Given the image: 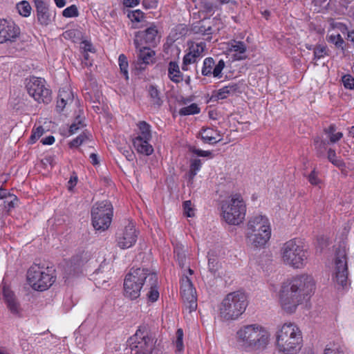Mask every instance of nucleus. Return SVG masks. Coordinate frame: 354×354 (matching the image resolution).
I'll list each match as a JSON object with an SVG mask.
<instances>
[{"instance_id":"cd10ccee","label":"nucleus","mask_w":354,"mask_h":354,"mask_svg":"<svg viewBox=\"0 0 354 354\" xmlns=\"http://www.w3.org/2000/svg\"><path fill=\"white\" fill-rule=\"evenodd\" d=\"M138 50V60L142 64H149L152 62L155 53L149 47L140 46Z\"/></svg>"},{"instance_id":"c03bdc74","label":"nucleus","mask_w":354,"mask_h":354,"mask_svg":"<svg viewBox=\"0 0 354 354\" xmlns=\"http://www.w3.org/2000/svg\"><path fill=\"white\" fill-rule=\"evenodd\" d=\"M45 132L46 129L42 126H39L35 129L34 128L30 137V142L35 143Z\"/></svg>"},{"instance_id":"5701e85b","label":"nucleus","mask_w":354,"mask_h":354,"mask_svg":"<svg viewBox=\"0 0 354 354\" xmlns=\"http://www.w3.org/2000/svg\"><path fill=\"white\" fill-rule=\"evenodd\" d=\"M228 51L234 60L239 61L246 59L247 46L241 41L233 40L228 44Z\"/></svg>"},{"instance_id":"bb28decb","label":"nucleus","mask_w":354,"mask_h":354,"mask_svg":"<svg viewBox=\"0 0 354 354\" xmlns=\"http://www.w3.org/2000/svg\"><path fill=\"white\" fill-rule=\"evenodd\" d=\"M239 84L231 82L228 85L223 86L218 91L216 97L218 99H225L228 95H234L241 92Z\"/></svg>"},{"instance_id":"8fccbe9b","label":"nucleus","mask_w":354,"mask_h":354,"mask_svg":"<svg viewBox=\"0 0 354 354\" xmlns=\"http://www.w3.org/2000/svg\"><path fill=\"white\" fill-rule=\"evenodd\" d=\"M3 296L4 301L6 304V305L10 303L11 301H13L15 299H17L15 293L9 288L5 287L3 288Z\"/></svg>"},{"instance_id":"603ef678","label":"nucleus","mask_w":354,"mask_h":354,"mask_svg":"<svg viewBox=\"0 0 354 354\" xmlns=\"http://www.w3.org/2000/svg\"><path fill=\"white\" fill-rule=\"evenodd\" d=\"M314 145L317 151V153L319 155L323 154L324 150L326 149V142L321 140V138L317 136L314 138Z\"/></svg>"},{"instance_id":"bf43d9fd","label":"nucleus","mask_w":354,"mask_h":354,"mask_svg":"<svg viewBox=\"0 0 354 354\" xmlns=\"http://www.w3.org/2000/svg\"><path fill=\"white\" fill-rule=\"evenodd\" d=\"M66 100L62 97V94L59 93V99H58V100L57 102V104H56V111H57V112L60 113V112L63 111L64 108H65V106H66Z\"/></svg>"},{"instance_id":"7c9ffc66","label":"nucleus","mask_w":354,"mask_h":354,"mask_svg":"<svg viewBox=\"0 0 354 354\" xmlns=\"http://www.w3.org/2000/svg\"><path fill=\"white\" fill-rule=\"evenodd\" d=\"M201 139L205 143L214 144L221 140V138L217 139L215 136L217 133L211 128H203L200 133Z\"/></svg>"},{"instance_id":"680f3d73","label":"nucleus","mask_w":354,"mask_h":354,"mask_svg":"<svg viewBox=\"0 0 354 354\" xmlns=\"http://www.w3.org/2000/svg\"><path fill=\"white\" fill-rule=\"evenodd\" d=\"M308 180L313 185H317L319 183L320 180L318 178L317 174L315 170L312 171L309 174Z\"/></svg>"},{"instance_id":"4d7b16f0","label":"nucleus","mask_w":354,"mask_h":354,"mask_svg":"<svg viewBox=\"0 0 354 354\" xmlns=\"http://www.w3.org/2000/svg\"><path fill=\"white\" fill-rule=\"evenodd\" d=\"M183 208L185 214L187 217H192L194 216V209L190 201H186L183 203Z\"/></svg>"},{"instance_id":"13d9d810","label":"nucleus","mask_w":354,"mask_h":354,"mask_svg":"<svg viewBox=\"0 0 354 354\" xmlns=\"http://www.w3.org/2000/svg\"><path fill=\"white\" fill-rule=\"evenodd\" d=\"M129 17L131 21L140 22L144 17V13L140 10H136L129 13Z\"/></svg>"},{"instance_id":"f704fd0d","label":"nucleus","mask_w":354,"mask_h":354,"mask_svg":"<svg viewBox=\"0 0 354 354\" xmlns=\"http://www.w3.org/2000/svg\"><path fill=\"white\" fill-rule=\"evenodd\" d=\"M335 131V126L333 124L330 125L328 128L324 129V132L328 135L329 141L331 143H335L338 142L343 137V133L342 132Z\"/></svg>"},{"instance_id":"c756f323","label":"nucleus","mask_w":354,"mask_h":354,"mask_svg":"<svg viewBox=\"0 0 354 354\" xmlns=\"http://www.w3.org/2000/svg\"><path fill=\"white\" fill-rule=\"evenodd\" d=\"M168 75L169 79L175 83H179L183 81V74L180 71L178 64L175 62H169Z\"/></svg>"},{"instance_id":"b1692460","label":"nucleus","mask_w":354,"mask_h":354,"mask_svg":"<svg viewBox=\"0 0 354 354\" xmlns=\"http://www.w3.org/2000/svg\"><path fill=\"white\" fill-rule=\"evenodd\" d=\"M158 277L154 272H151L147 281H146V287H149V290L147 294L149 301L151 302L156 301L159 298V291L158 290Z\"/></svg>"},{"instance_id":"ddd939ff","label":"nucleus","mask_w":354,"mask_h":354,"mask_svg":"<svg viewBox=\"0 0 354 354\" xmlns=\"http://www.w3.org/2000/svg\"><path fill=\"white\" fill-rule=\"evenodd\" d=\"M335 264V280L344 286L348 278L347 252L344 243L336 249Z\"/></svg>"},{"instance_id":"864d4df0","label":"nucleus","mask_w":354,"mask_h":354,"mask_svg":"<svg viewBox=\"0 0 354 354\" xmlns=\"http://www.w3.org/2000/svg\"><path fill=\"white\" fill-rule=\"evenodd\" d=\"M344 86L350 90L354 89V77L351 75H345L342 77Z\"/></svg>"},{"instance_id":"c9c22d12","label":"nucleus","mask_w":354,"mask_h":354,"mask_svg":"<svg viewBox=\"0 0 354 354\" xmlns=\"http://www.w3.org/2000/svg\"><path fill=\"white\" fill-rule=\"evenodd\" d=\"M183 335V329L178 328L176 332L174 340L173 341L176 348V353H182L184 351Z\"/></svg>"},{"instance_id":"412c9836","label":"nucleus","mask_w":354,"mask_h":354,"mask_svg":"<svg viewBox=\"0 0 354 354\" xmlns=\"http://www.w3.org/2000/svg\"><path fill=\"white\" fill-rule=\"evenodd\" d=\"M71 95V102L75 106L78 107L77 115H76L74 121L70 125L69 129H68V133L70 134H74L77 133L80 130L83 129L86 127V124L84 123L85 118L83 115V111L81 109L80 106V101L77 98H75L74 93L73 91L70 92Z\"/></svg>"},{"instance_id":"ea45409f","label":"nucleus","mask_w":354,"mask_h":354,"mask_svg":"<svg viewBox=\"0 0 354 354\" xmlns=\"http://www.w3.org/2000/svg\"><path fill=\"white\" fill-rule=\"evenodd\" d=\"M17 9L20 15L23 17H28L31 13V6L26 1H22L17 4Z\"/></svg>"},{"instance_id":"6e6d98bb","label":"nucleus","mask_w":354,"mask_h":354,"mask_svg":"<svg viewBox=\"0 0 354 354\" xmlns=\"http://www.w3.org/2000/svg\"><path fill=\"white\" fill-rule=\"evenodd\" d=\"M324 354H344L341 348L335 344L326 346L324 349Z\"/></svg>"},{"instance_id":"4c0bfd02","label":"nucleus","mask_w":354,"mask_h":354,"mask_svg":"<svg viewBox=\"0 0 354 354\" xmlns=\"http://www.w3.org/2000/svg\"><path fill=\"white\" fill-rule=\"evenodd\" d=\"M208 270L213 274H215L216 272L218 270L221 265L218 259L216 256L212 254L208 253Z\"/></svg>"},{"instance_id":"dca6fc26","label":"nucleus","mask_w":354,"mask_h":354,"mask_svg":"<svg viewBox=\"0 0 354 354\" xmlns=\"http://www.w3.org/2000/svg\"><path fill=\"white\" fill-rule=\"evenodd\" d=\"M20 32L19 27L14 21L0 19V44L15 41Z\"/></svg>"},{"instance_id":"4be33fe9","label":"nucleus","mask_w":354,"mask_h":354,"mask_svg":"<svg viewBox=\"0 0 354 354\" xmlns=\"http://www.w3.org/2000/svg\"><path fill=\"white\" fill-rule=\"evenodd\" d=\"M34 2L38 21L42 25H48L51 20L48 3L44 0H34Z\"/></svg>"},{"instance_id":"4468645a","label":"nucleus","mask_w":354,"mask_h":354,"mask_svg":"<svg viewBox=\"0 0 354 354\" xmlns=\"http://www.w3.org/2000/svg\"><path fill=\"white\" fill-rule=\"evenodd\" d=\"M138 232L132 221H127L116 233L117 245L122 250L133 247L137 241Z\"/></svg>"},{"instance_id":"052dcab7","label":"nucleus","mask_w":354,"mask_h":354,"mask_svg":"<svg viewBox=\"0 0 354 354\" xmlns=\"http://www.w3.org/2000/svg\"><path fill=\"white\" fill-rule=\"evenodd\" d=\"M326 47L322 46H317L314 50V55L316 59H320L326 54Z\"/></svg>"},{"instance_id":"1a4fd4ad","label":"nucleus","mask_w":354,"mask_h":354,"mask_svg":"<svg viewBox=\"0 0 354 354\" xmlns=\"http://www.w3.org/2000/svg\"><path fill=\"white\" fill-rule=\"evenodd\" d=\"M151 271L147 268H131L126 275L124 281V295L131 299H135L140 295L141 289L146 286Z\"/></svg>"},{"instance_id":"a19ab883","label":"nucleus","mask_w":354,"mask_h":354,"mask_svg":"<svg viewBox=\"0 0 354 354\" xmlns=\"http://www.w3.org/2000/svg\"><path fill=\"white\" fill-rule=\"evenodd\" d=\"M119 66L121 71V73H123L126 80L129 79L128 76V62L127 58L124 54H121L118 57Z\"/></svg>"},{"instance_id":"7ed1b4c3","label":"nucleus","mask_w":354,"mask_h":354,"mask_svg":"<svg viewBox=\"0 0 354 354\" xmlns=\"http://www.w3.org/2000/svg\"><path fill=\"white\" fill-rule=\"evenodd\" d=\"M275 345L282 354H297L303 346L302 332L293 322L279 325L275 332Z\"/></svg>"},{"instance_id":"c85d7f7f","label":"nucleus","mask_w":354,"mask_h":354,"mask_svg":"<svg viewBox=\"0 0 354 354\" xmlns=\"http://www.w3.org/2000/svg\"><path fill=\"white\" fill-rule=\"evenodd\" d=\"M112 271L109 269L105 272L104 268H100L95 271L93 275V279L95 284L99 287H104L111 278Z\"/></svg>"},{"instance_id":"423d86ee","label":"nucleus","mask_w":354,"mask_h":354,"mask_svg":"<svg viewBox=\"0 0 354 354\" xmlns=\"http://www.w3.org/2000/svg\"><path fill=\"white\" fill-rule=\"evenodd\" d=\"M247 306V298L243 292H230L225 297L219 306V315L224 321L236 320L245 312Z\"/></svg>"},{"instance_id":"6ab92c4d","label":"nucleus","mask_w":354,"mask_h":354,"mask_svg":"<svg viewBox=\"0 0 354 354\" xmlns=\"http://www.w3.org/2000/svg\"><path fill=\"white\" fill-rule=\"evenodd\" d=\"M205 48V44L203 42L192 43L189 47V52L183 57L182 69L187 71L189 64L196 62L203 56Z\"/></svg>"},{"instance_id":"72a5a7b5","label":"nucleus","mask_w":354,"mask_h":354,"mask_svg":"<svg viewBox=\"0 0 354 354\" xmlns=\"http://www.w3.org/2000/svg\"><path fill=\"white\" fill-rule=\"evenodd\" d=\"M149 95L150 96V102L153 106L156 108H159L162 104V100L160 97V93L153 85L149 87Z\"/></svg>"},{"instance_id":"20e7f679","label":"nucleus","mask_w":354,"mask_h":354,"mask_svg":"<svg viewBox=\"0 0 354 354\" xmlns=\"http://www.w3.org/2000/svg\"><path fill=\"white\" fill-rule=\"evenodd\" d=\"M271 225L268 218L256 214L250 218L245 236L249 245L255 248H264L271 237Z\"/></svg>"},{"instance_id":"de8ad7c7","label":"nucleus","mask_w":354,"mask_h":354,"mask_svg":"<svg viewBox=\"0 0 354 354\" xmlns=\"http://www.w3.org/2000/svg\"><path fill=\"white\" fill-rule=\"evenodd\" d=\"M174 253L176 254L179 266L183 268L185 266L186 261V257L183 248L180 247L175 248Z\"/></svg>"},{"instance_id":"37998d69","label":"nucleus","mask_w":354,"mask_h":354,"mask_svg":"<svg viewBox=\"0 0 354 354\" xmlns=\"http://www.w3.org/2000/svg\"><path fill=\"white\" fill-rule=\"evenodd\" d=\"M328 41L333 43L337 48L343 49L344 39L339 34L330 35L327 37Z\"/></svg>"},{"instance_id":"69168bd1","label":"nucleus","mask_w":354,"mask_h":354,"mask_svg":"<svg viewBox=\"0 0 354 354\" xmlns=\"http://www.w3.org/2000/svg\"><path fill=\"white\" fill-rule=\"evenodd\" d=\"M55 142V138L53 136H49L41 140V142L44 145H50Z\"/></svg>"},{"instance_id":"0e129e2a","label":"nucleus","mask_w":354,"mask_h":354,"mask_svg":"<svg viewBox=\"0 0 354 354\" xmlns=\"http://www.w3.org/2000/svg\"><path fill=\"white\" fill-rule=\"evenodd\" d=\"M83 54L84 59L82 61V65L85 67H91L93 66V60L91 59L88 53H82Z\"/></svg>"},{"instance_id":"393cba45","label":"nucleus","mask_w":354,"mask_h":354,"mask_svg":"<svg viewBox=\"0 0 354 354\" xmlns=\"http://www.w3.org/2000/svg\"><path fill=\"white\" fill-rule=\"evenodd\" d=\"M150 140L140 137H136L133 140V145L138 153L145 156H150L153 152V148L149 142Z\"/></svg>"},{"instance_id":"2f4dec72","label":"nucleus","mask_w":354,"mask_h":354,"mask_svg":"<svg viewBox=\"0 0 354 354\" xmlns=\"http://www.w3.org/2000/svg\"><path fill=\"white\" fill-rule=\"evenodd\" d=\"M91 137L92 136L91 133L88 130L85 129L77 137L69 142V147L71 148H77L82 144L89 141Z\"/></svg>"},{"instance_id":"49530a36","label":"nucleus","mask_w":354,"mask_h":354,"mask_svg":"<svg viewBox=\"0 0 354 354\" xmlns=\"http://www.w3.org/2000/svg\"><path fill=\"white\" fill-rule=\"evenodd\" d=\"M79 44H80V48L82 53H95V49L93 47V44L91 43V41H87L86 39H82L79 42Z\"/></svg>"},{"instance_id":"e433bc0d","label":"nucleus","mask_w":354,"mask_h":354,"mask_svg":"<svg viewBox=\"0 0 354 354\" xmlns=\"http://www.w3.org/2000/svg\"><path fill=\"white\" fill-rule=\"evenodd\" d=\"M201 109L196 103H192L189 106L182 107L179 109L180 115H190L200 113Z\"/></svg>"},{"instance_id":"aec40b11","label":"nucleus","mask_w":354,"mask_h":354,"mask_svg":"<svg viewBox=\"0 0 354 354\" xmlns=\"http://www.w3.org/2000/svg\"><path fill=\"white\" fill-rule=\"evenodd\" d=\"M216 20L213 19H204L198 21L193 27V31L196 34L207 35V39H210L209 35L218 31L219 27L216 26Z\"/></svg>"},{"instance_id":"9d476101","label":"nucleus","mask_w":354,"mask_h":354,"mask_svg":"<svg viewBox=\"0 0 354 354\" xmlns=\"http://www.w3.org/2000/svg\"><path fill=\"white\" fill-rule=\"evenodd\" d=\"M113 208L109 201L96 203L91 209L92 224L95 230H106L112 221Z\"/></svg>"},{"instance_id":"2eb2a0df","label":"nucleus","mask_w":354,"mask_h":354,"mask_svg":"<svg viewBox=\"0 0 354 354\" xmlns=\"http://www.w3.org/2000/svg\"><path fill=\"white\" fill-rule=\"evenodd\" d=\"M180 293L189 313L196 310L197 308L196 291L192 281L187 277H183L181 279Z\"/></svg>"},{"instance_id":"f257e3e1","label":"nucleus","mask_w":354,"mask_h":354,"mask_svg":"<svg viewBox=\"0 0 354 354\" xmlns=\"http://www.w3.org/2000/svg\"><path fill=\"white\" fill-rule=\"evenodd\" d=\"M315 282L311 275L302 274L284 281L278 292V301L287 314L294 313L297 307L314 291Z\"/></svg>"},{"instance_id":"a211bd4d","label":"nucleus","mask_w":354,"mask_h":354,"mask_svg":"<svg viewBox=\"0 0 354 354\" xmlns=\"http://www.w3.org/2000/svg\"><path fill=\"white\" fill-rule=\"evenodd\" d=\"M158 30L156 26H151L145 30L136 32L134 39V44L136 48L140 46L148 45L154 46L159 41Z\"/></svg>"},{"instance_id":"f8f14e48","label":"nucleus","mask_w":354,"mask_h":354,"mask_svg":"<svg viewBox=\"0 0 354 354\" xmlns=\"http://www.w3.org/2000/svg\"><path fill=\"white\" fill-rule=\"evenodd\" d=\"M128 343L133 354H153L155 348L154 339L140 329L129 339Z\"/></svg>"},{"instance_id":"e2e57ef3","label":"nucleus","mask_w":354,"mask_h":354,"mask_svg":"<svg viewBox=\"0 0 354 354\" xmlns=\"http://www.w3.org/2000/svg\"><path fill=\"white\" fill-rule=\"evenodd\" d=\"M79 15V10L75 5L68 7V17H76Z\"/></svg>"},{"instance_id":"f03ea898","label":"nucleus","mask_w":354,"mask_h":354,"mask_svg":"<svg viewBox=\"0 0 354 354\" xmlns=\"http://www.w3.org/2000/svg\"><path fill=\"white\" fill-rule=\"evenodd\" d=\"M271 334L261 324L255 323L240 326L235 334L237 345L245 351L261 352L270 343Z\"/></svg>"},{"instance_id":"0eeeda50","label":"nucleus","mask_w":354,"mask_h":354,"mask_svg":"<svg viewBox=\"0 0 354 354\" xmlns=\"http://www.w3.org/2000/svg\"><path fill=\"white\" fill-rule=\"evenodd\" d=\"M28 283L35 290L44 291L55 282V269L46 263H34L28 270Z\"/></svg>"},{"instance_id":"f3484780","label":"nucleus","mask_w":354,"mask_h":354,"mask_svg":"<svg viewBox=\"0 0 354 354\" xmlns=\"http://www.w3.org/2000/svg\"><path fill=\"white\" fill-rule=\"evenodd\" d=\"M225 67V62L223 59H220L217 63L211 57H206L203 60L201 68L202 75L214 79H221L223 77V70Z\"/></svg>"},{"instance_id":"a878e982","label":"nucleus","mask_w":354,"mask_h":354,"mask_svg":"<svg viewBox=\"0 0 354 354\" xmlns=\"http://www.w3.org/2000/svg\"><path fill=\"white\" fill-rule=\"evenodd\" d=\"M83 261L80 256L73 257L70 262L69 268H68V279L79 276L82 273V267Z\"/></svg>"},{"instance_id":"5fc2aeb1","label":"nucleus","mask_w":354,"mask_h":354,"mask_svg":"<svg viewBox=\"0 0 354 354\" xmlns=\"http://www.w3.org/2000/svg\"><path fill=\"white\" fill-rule=\"evenodd\" d=\"M78 181V177L75 172H73L68 181V192H75V187Z\"/></svg>"},{"instance_id":"39448f33","label":"nucleus","mask_w":354,"mask_h":354,"mask_svg":"<svg viewBox=\"0 0 354 354\" xmlns=\"http://www.w3.org/2000/svg\"><path fill=\"white\" fill-rule=\"evenodd\" d=\"M280 254L283 263L294 269H302L307 263L308 250L300 239H292L284 243Z\"/></svg>"},{"instance_id":"a18cd8bd","label":"nucleus","mask_w":354,"mask_h":354,"mask_svg":"<svg viewBox=\"0 0 354 354\" xmlns=\"http://www.w3.org/2000/svg\"><path fill=\"white\" fill-rule=\"evenodd\" d=\"M201 167V161L199 159L194 160L190 165L189 178L193 179Z\"/></svg>"},{"instance_id":"3c124183","label":"nucleus","mask_w":354,"mask_h":354,"mask_svg":"<svg viewBox=\"0 0 354 354\" xmlns=\"http://www.w3.org/2000/svg\"><path fill=\"white\" fill-rule=\"evenodd\" d=\"M17 198L15 195H12L8 193L7 198L4 199L3 203L8 210L9 211L11 208L15 207L17 202Z\"/></svg>"},{"instance_id":"58836bf2","label":"nucleus","mask_w":354,"mask_h":354,"mask_svg":"<svg viewBox=\"0 0 354 354\" xmlns=\"http://www.w3.org/2000/svg\"><path fill=\"white\" fill-rule=\"evenodd\" d=\"M327 158L332 164L339 168H342L345 166L343 160L341 158L337 157L335 151L333 149H328Z\"/></svg>"},{"instance_id":"338daca9","label":"nucleus","mask_w":354,"mask_h":354,"mask_svg":"<svg viewBox=\"0 0 354 354\" xmlns=\"http://www.w3.org/2000/svg\"><path fill=\"white\" fill-rule=\"evenodd\" d=\"M194 153L197 156L201 157H207L211 154V152L209 151H203L201 149H195L194 151Z\"/></svg>"},{"instance_id":"09e8293b","label":"nucleus","mask_w":354,"mask_h":354,"mask_svg":"<svg viewBox=\"0 0 354 354\" xmlns=\"http://www.w3.org/2000/svg\"><path fill=\"white\" fill-rule=\"evenodd\" d=\"M68 36L74 43H79L83 39L82 32L80 30H70Z\"/></svg>"},{"instance_id":"6e6552de","label":"nucleus","mask_w":354,"mask_h":354,"mask_svg":"<svg viewBox=\"0 0 354 354\" xmlns=\"http://www.w3.org/2000/svg\"><path fill=\"white\" fill-rule=\"evenodd\" d=\"M221 216L230 225H239L245 218V203L240 194H234L221 202Z\"/></svg>"},{"instance_id":"473e14b6","label":"nucleus","mask_w":354,"mask_h":354,"mask_svg":"<svg viewBox=\"0 0 354 354\" xmlns=\"http://www.w3.org/2000/svg\"><path fill=\"white\" fill-rule=\"evenodd\" d=\"M138 127V133L136 137H140L146 140H151V126L145 121H140L137 124Z\"/></svg>"},{"instance_id":"774afa93","label":"nucleus","mask_w":354,"mask_h":354,"mask_svg":"<svg viewBox=\"0 0 354 354\" xmlns=\"http://www.w3.org/2000/svg\"><path fill=\"white\" fill-rule=\"evenodd\" d=\"M140 2V0H124V4L127 7H133L137 6Z\"/></svg>"},{"instance_id":"9b49d317","label":"nucleus","mask_w":354,"mask_h":354,"mask_svg":"<svg viewBox=\"0 0 354 354\" xmlns=\"http://www.w3.org/2000/svg\"><path fill=\"white\" fill-rule=\"evenodd\" d=\"M26 88L28 94L39 103L48 104L51 101V91L46 87L44 79L30 77L27 80Z\"/></svg>"},{"instance_id":"79ce46f5","label":"nucleus","mask_w":354,"mask_h":354,"mask_svg":"<svg viewBox=\"0 0 354 354\" xmlns=\"http://www.w3.org/2000/svg\"><path fill=\"white\" fill-rule=\"evenodd\" d=\"M10 312L14 315L21 317L22 309L17 299L6 305Z\"/></svg>"}]
</instances>
